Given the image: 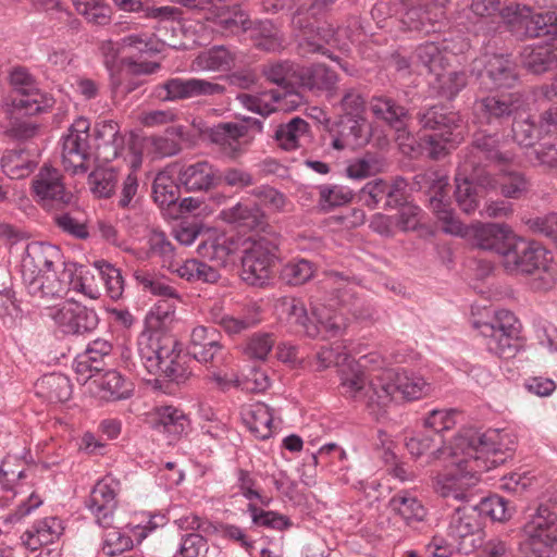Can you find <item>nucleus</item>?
Wrapping results in <instances>:
<instances>
[{
    "label": "nucleus",
    "mask_w": 557,
    "mask_h": 557,
    "mask_svg": "<svg viewBox=\"0 0 557 557\" xmlns=\"http://www.w3.org/2000/svg\"><path fill=\"white\" fill-rule=\"evenodd\" d=\"M519 548L523 557H552L557 549V513L540 505L521 531Z\"/></svg>",
    "instance_id": "nucleus-11"
},
{
    "label": "nucleus",
    "mask_w": 557,
    "mask_h": 557,
    "mask_svg": "<svg viewBox=\"0 0 557 557\" xmlns=\"http://www.w3.org/2000/svg\"><path fill=\"white\" fill-rule=\"evenodd\" d=\"M53 222L60 231L74 238L86 239L89 236L83 213L77 209L54 212Z\"/></svg>",
    "instance_id": "nucleus-46"
},
{
    "label": "nucleus",
    "mask_w": 557,
    "mask_h": 557,
    "mask_svg": "<svg viewBox=\"0 0 557 557\" xmlns=\"http://www.w3.org/2000/svg\"><path fill=\"white\" fill-rule=\"evenodd\" d=\"M137 283L144 290L162 298L178 299V292L168 283L165 277L158 276L147 271H136L134 274Z\"/></svg>",
    "instance_id": "nucleus-53"
},
{
    "label": "nucleus",
    "mask_w": 557,
    "mask_h": 557,
    "mask_svg": "<svg viewBox=\"0 0 557 557\" xmlns=\"http://www.w3.org/2000/svg\"><path fill=\"white\" fill-rule=\"evenodd\" d=\"M103 535L102 550L107 556L114 557L133 547V540L117 528H107Z\"/></svg>",
    "instance_id": "nucleus-63"
},
{
    "label": "nucleus",
    "mask_w": 557,
    "mask_h": 557,
    "mask_svg": "<svg viewBox=\"0 0 557 557\" xmlns=\"http://www.w3.org/2000/svg\"><path fill=\"white\" fill-rule=\"evenodd\" d=\"M211 140L219 146L221 153L235 160L245 153L252 138L244 124L221 123L212 129Z\"/></svg>",
    "instance_id": "nucleus-22"
},
{
    "label": "nucleus",
    "mask_w": 557,
    "mask_h": 557,
    "mask_svg": "<svg viewBox=\"0 0 557 557\" xmlns=\"http://www.w3.org/2000/svg\"><path fill=\"white\" fill-rule=\"evenodd\" d=\"M473 325L486 339L487 350L499 358H513L522 347L521 324L509 310H498L488 321H476Z\"/></svg>",
    "instance_id": "nucleus-8"
},
{
    "label": "nucleus",
    "mask_w": 557,
    "mask_h": 557,
    "mask_svg": "<svg viewBox=\"0 0 557 557\" xmlns=\"http://www.w3.org/2000/svg\"><path fill=\"white\" fill-rule=\"evenodd\" d=\"M369 360L370 356H363L358 361H347L339 370L341 385L345 396L362 401L376 419L386 412L396 394L414 400L429 393L430 385L422 376L405 370L384 369L367 377L364 368Z\"/></svg>",
    "instance_id": "nucleus-2"
},
{
    "label": "nucleus",
    "mask_w": 557,
    "mask_h": 557,
    "mask_svg": "<svg viewBox=\"0 0 557 557\" xmlns=\"http://www.w3.org/2000/svg\"><path fill=\"white\" fill-rule=\"evenodd\" d=\"M314 273V264L306 259L287 263L283 271V278L289 285H301L308 282Z\"/></svg>",
    "instance_id": "nucleus-64"
},
{
    "label": "nucleus",
    "mask_w": 557,
    "mask_h": 557,
    "mask_svg": "<svg viewBox=\"0 0 557 557\" xmlns=\"http://www.w3.org/2000/svg\"><path fill=\"white\" fill-rule=\"evenodd\" d=\"M152 196L160 207H170L180 199V185L168 173L160 172L153 181Z\"/></svg>",
    "instance_id": "nucleus-50"
},
{
    "label": "nucleus",
    "mask_w": 557,
    "mask_h": 557,
    "mask_svg": "<svg viewBox=\"0 0 557 557\" xmlns=\"http://www.w3.org/2000/svg\"><path fill=\"white\" fill-rule=\"evenodd\" d=\"M236 100L249 111L268 116L274 111L294 110L289 108L284 100L280 89H270L257 94L240 92L236 96Z\"/></svg>",
    "instance_id": "nucleus-31"
},
{
    "label": "nucleus",
    "mask_w": 557,
    "mask_h": 557,
    "mask_svg": "<svg viewBox=\"0 0 557 557\" xmlns=\"http://www.w3.org/2000/svg\"><path fill=\"white\" fill-rule=\"evenodd\" d=\"M518 107L512 100L498 97H485L476 100L473 112L480 123L491 124L494 121L508 119Z\"/></svg>",
    "instance_id": "nucleus-37"
},
{
    "label": "nucleus",
    "mask_w": 557,
    "mask_h": 557,
    "mask_svg": "<svg viewBox=\"0 0 557 557\" xmlns=\"http://www.w3.org/2000/svg\"><path fill=\"white\" fill-rule=\"evenodd\" d=\"M89 128L90 122L78 117L62 137V163L72 175L85 174L90 168Z\"/></svg>",
    "instance_id": "nucleus-13"
},
{
    "label": "nucleus",
    "mask_w": 557,
    "mask_h": 557,
    "mask_svg": "<svg viewBox=\"0 0 557 557\" xmlns=\"http://www.w3.org/2000/svg\"><path fill=\"white\" fill-rule=\"evenodd\" d=\"M281 236L277 233L256 234L242 257V278L251 286H263L269 282L277 257Z\"/></svg>",
    "instance_id": "nucleus-10"
},
{
    "label": "nucleus",
    "mask_w": 557,
    "mask_h": 557,
    "mask_svg": "<svg viewBox=\"0 0 557 557\" xmlns=\"http://www.w3.org/2000/svg\"><path fill=\"white\" fill-rule=\"evenodd\" d=\"M504 267L510 273L535 275V288H550L557 281V263L552 252L537 243L522 238H516L510 251H507Z\"/></svg>",
    "instance_id": "nucleus-6"
},
{
    "label": "nucleus",
    "mask_w": 557,
    "mask_h": 557,
    "mask_svg": "<svg viewBox=\"0 0 557 557\" xmlns=\"http://www.w3.org/2000/svg\"><path fill=\"white\" fill-rule=\"evenodd\" d=\"M200 253L208 257L210 260L215 261L218 264H225L228 257L235 252V243L226 237L221 236L211 242L205 243L199 247Z\"/></svg>",
    "instance_id": "nucleus-59"
},
{
    "label": "nucleus",
    "mask_w": 557,
    "mask_h": 557,
    "mask_svg": "<svg viewBox=\"0 0 557 557\" xmlns=\"http://www.w3.org/2000/svg\"><path fill=\"white\" fill-rule=\"evenodd\" d=\"M247 510L256 525L278 531L286 530L292 525L290 520L286 516L275 511H265L251 503L248 504Z\"/></svg>",
    "instance_id": "nucleus-60"
},
{
    "label": "nucleus",
    "mask_w": 557,
    "mask_h": 557,
    "mask_svg": "<svg viewBox=\"0 0 557 557\" xmlns=\"http://www.w3.org/2000/svg\"><path fill=\"white\" fill-rule=\"evenodd\" d=\"M482 517H490L494 521H505L512 516L513 507L499 495H491L482 498L478 504H471Z\"/></svg>",
    "instance_id": "nucleus-51"
},
{
    "label": "nucleus",
    "mask_w": 557,
    "mask_h": 557,
    "mask_svg": "<svg viewBox=\"0 0 557 557\" xmlns=\"http://www.w3.org/2000/svg\"><path fill=\"white\" fill-rule=\"evenodd\" d=\"M499 184L502 194L507 198H520L530 187L528 180L520 172L504 171L496 186Z\"/></svg>",
    "instance_id": "nucleus-61"
},
{
    "label": "nucleus",
    "mask_w": 557,
    "mask_h": 557,
    "mask_svg": "<svg viewBox=\"0 0 557 557\" xmlns=\"http://www.w3.org/2000/svg\"><path fill=\"white\" fill-rule=\"evenodd\" d=\"M221 173L208 161H199L180 170L178 183L187 191L209 190L221 184Z\"/></svg>",
    "instance_id": "nucleus-28"
},
{
    "label": "nucleus",
    "mask_w": 557,
    "mask_h": 557,
    "mask_svg": "<svg viewBox=\"0 0 557 557\" xmlns=\"http://www.w3.org/2000/svg\"><path fill=\"white\" fill-rule=\"evenodd\" d=\"M250 37L255 47L267 52H278L283 49V36L280 29L269 20L259 21L251 28Z\"/></svg>",
    "instance_id": "nucleus-44"
},
{
    "label": "nucleus",
    "mask_w": 557,
    "mask_h": 557,
    "mask_svg": "<svg viewBox=\"0 0 557 557\" xmlns=\"http://www.w3.org/2000/svg\"><path fill=\"white\" fill-rule=\"evenodd\" d=\"M366 121L361 117H341L332 131V148L336 150L355 149L368 143Z\"/></svg>",
    "instance_id": "nucleus-29"
},
{
    "label": "nucleus",
    "mask_w": 557,
    "mask_h": 557,
    "mask_svg": "<svg viewBox=\"0 0 557 557\" xmlns=\"http://www.w3.org/2000/svg\"><path fill=\"white\" fill-rule=\"evenodd\" d=\"M28 478L26 467L16 456L8 455L0 465V484L3 490L13 492L14 497H20L13 510L5 517V523L21 522L35 509L42 505V498L23 481Z\"/></svg>",
    "instance_id": "nucleus-9"
},
{
    "label": "nucleus",
    "mask_w": 557,
    "mask_h": 557,
    "mask_svg": "<svg viewBox=\"0 0 557 557\" xmlns=\"http://www.w3.org/2000/svg\"><path fill=\"white\" fill-rule=\"evenodd\" d=\"M51 318L65 335L86 336L99 324L97 312L77 301L64 302L53 310Z\"/></svg>",
    "instance_id": "nucleus-18"
},
{
    "label": "nucleus",
    "mask_w": 557,
    "mask_h": 557,
    "mask_svg": "<svg viewBox=\"0 0 557 557\" xmlns=\"http://www.w3.org/2000/svg\"><path fill=\"white\" fill-rule=\"evenodd\" d=\"M500 436L497 430L459 435L450 447L449 465L436 479L437 492L443 497L466 503L449 515L446 528L449 545L466 555L482 546L484 535L480 513L470 504L471 488L483 472L505 462L507 448Z\"/></svg>",
    "instance_id": "nucleus-1"
},
{
    "label": "nucleus",
    "mask_w": 557,
    "mask_h": 557,
    "mask_svg": "<svg viewBox=\"0 0 557 557\" xmlns=\"http://www.w3.org/2000/svg\"><path fill=\"white\" fill-rule=\"evenodd\" d=\"M276 309L281 315H285L286 321L294 327L296 333H301L312 338L319 336L320 327L308 315L301 299L283 297L277 301Z\"/></svg>",
    "instance_id": "nucleus-30"
},
{
    "label": "nucleus",
    "mask_w": 557,
    "mask_h": 557,
    "mask_svg": "<svg viewBox=\"0 0 557 557\" xmlns=\"http://www.w3.org/2000/svg\"><path fill=\"white\" fill-rule=\"evenodd\" d=\"M223 85L202 78H169L158 84L151 91V97L159 101H178L202 96H220L225 92Z\"/></svg>",
    "instance_id": "nucleus-14"
},
{
    "label": "nucleus",
    "mask_w": 557,
    "mask_h": 557,
    "mask_svg": "<svg viewBox=\"0 0 557 557\" xmlns=\"http://www.w3.org/2000/svg\"><path fill=\"white\" fill-rule=\"evenodd\" d=\"M221 338L215 327L198 325L191 330L188 354L200 363L218 368L223 364L227 356Z\"/></svg>",
    "instance_id": "nucleus-19"
},
{
    "label": "nucleus",
    "mask_w": 557,
    "mask_h": 557,
    "mask_svg": "<svg viewBox=\"0 0 557 557\" xmlns=\"http://www.w3.org/2000/svg\"><path fill=\"white\" fill-rule=\"evenodd\" d=\"M370 111L377 119L388 124L396 133L400 145L411 137L408 110L387 96H373L369 103Z\"/></svg>",
    "instance_id": "nucleus-21"
},
{
    "label": "nucleus",
    "mask_w": 557,
    "mask_h": 557,
    "mask_svg": "<svg viewBox=\"0 0 557 557\" xmlns=\"http://www.w3.org/2000/svg\"><path fill=\"white\" fill-rule=\"evenodd\" d=\"M484 89L511 88L518 79L516 65L508 55L485 54L476 59L472 66Z\"/></svg>",
    "instance_id": "nucleus-16"
},
{
    "label": "nucleus",
    "mask_w": 557,
    "mask_h": 557,
    "mask_svg": "<svg viewBox=\"0 0 557 557\" xmlns=\"http://www.w3.org/2000/svg\"><path fill=\"white\" fill-rule=\"evenodd\" d=\"M300 65L289 61L280 60L269 62L262 66L263 76L271 83L282 88L281 92L289 108H298L302 103V97L296 90L298 85Z\"/></svg>",
    "instance_id": "nucleus-20"
},
{
    "label": "nucleus",
    "mask_w": 557,
    "mask_h": 557,
    "mask_svg": "<svg viewBox=\"0 0 557 557\" xmlns=\"http://www.w3.org/2000/svg\"><path fill=\"white\" fill-rule=\"evenodd\" d=\"M63 532L62 522L55 517L44 518L26 530L21 536L22 543L30 550L53 543Z\"/></svg>",
    "instance_id": "nucleus-36"
},
{
    "label": "nucleus",
    "mask_w": 557,
    "mask_h": 557,
    "mask_svg": "<svg viewBox=\"0 0 557 557\" xmlns=\"http://www.w3.org/2000/svg\"><path fill=\"white\" fill-rule=\"evenodd\" d=\"M222 219L234 224L238 228L247 231L259 230V235H268V233H275L265 223V215L257 205L238 202L235 206L224 209L221 212Z\"/></svg>",
    "instance_id": "nucleus-27"
},
{
    "label": "nucleus",
    "mask_w": 557,
    "mask_h": 557,
    "mask_svg": "<svg viewBox=\"0 0 557 557\" xmlns=\"http://www.w3.org/2000/svg\"><path fill=\"white\" fill-rule=\"evenodd\" d=\"M391 510L398 515L407 524L422 521L426 510L422 503L411 493L401 491L396 493L388 504Z\"/></svg>",
    "instance_id": "nucleus-43"
},
{
    "label": "nucleus",
    "mask_w": 557,
    "mask_h": 557,
    "mask_svg": "<svg viewBox=\"0 0 557 557\" xmlns=\"http://www.w3.org/2000/svg\"><path fill=\"white\" fill-rule=\"evenodd\" d=\"M97 159L109 163L115 160L124 149L125 139L114 121H100L95 126Z\"/></svg>",
    "instance_id": "nucleus-25"
},
{
    "label": "nucleus",
    "mask_w": 557,
    "mask_h": 557,
    "mask_svg": "<svg viewBox=\"0 0 557 557\" xmlns=\"http://www.w3.org/2000/svg\"><path fill=\"white\" fill-rule=\"evenodd\" d=\"M338 81L337 73L324 64H312L311 66H300L298 85L312 92H330Z\"/></svg>",
    "instance_id": "nucleus-35"
},
{
    "label": "nucleus",
    "mask_w": 557,
    "mask_h": 557,
    "mask_svg": "<svg viewBox=\"0 0 557 557\" xmlns=\"http://www.w3.org/2000/svg\"><path fill=\"white\" fill-rule=\"evenodd\" d=\"M97 395L107 401L127 399L133 395L134 385L115 370H109L99 379H95Z\"/></svg>",
    "instance_id": "nucleus-34"
},
{
    "label": "nucleus",
    "mask_w": 557,
    "mask_h": 557,
    "mask_svg": "<svg viewBox=\"0 0 557 557\" xmlns=\"http://www.w3.org/2000/svg\"><path fill=\"white\" fill-rule=\"evenodd\" d=\"M95 267L104 282L108 296L113 300L120 299L124 292V280L121 271L104 260L96 261Z\"/></svg>",
    "instance_id": "nucleus-56"
},
{
    "label": "nucleus",
    "mask_w": 557,
    "mask_h": 557,
    "mask_svg": "<svg viewBox=\"0 0 557 557\" xmlns=\"http://www.w3.org/2000/svg\"><path fill=\"white\" fill-rule=\"evenodd\" d=\"M442 187L430 198V207L438 220L443 222V231L458 235L462 232V224L455 218L450 205L445 201Z\"/></svg>",
    "instance_id": "nucleus-49"
},
{
    "label": "nucleus",
    "mask_w": 557,
    "mask_h": 557,
    "mask_svg": "<svg viewBox=\"0 0 557 557\" xmlns=\"http://www.w3.org/2000/svg\"><path fill=\"white\" fill-rule=\"evenodd\" d=\"M516 237L510 230L503 224L486 223L474 230V244L480 249L495 251L503 256L506 261V253L510 251Z\"/></svg>",
    "instance_id": "nucleus-26"
},
{
    "label": "nucleus",
    "mask_w": 557,
    "mask_h": 557,
    "mask_svg": "<svg viewBox=\"0 0 557 557\" xmlns=\"http://www.w3.org/2000/svg\"><path fill=\"white\" fill-rule=\"evenodd\" d=\"M35 386L37 395L50 403H64L72 395L70 379L61 373L47 374L38 380Z\"/></svg>",
    "instance_id": "nucleus-42"
},
{
    "label": "nucleus",
    "mask_w": 557,
    "mask_h": 557,
    "mask_svg": "<svg viewBox=\"0 0 557 557\" xmlns=\"http://www.w3.org/2000/svg\"><path fill=\"white\" fill-rule=\"evenodd\" d=\"M77 13L88 22L97 25H106L110 21L111 10L108 5L98 0H73Z\"/></svg>",
    "instance_id": "nucleus-58"
},
{
    "label": "nucleus",
    "mask_w": 557,
    "mask_h": 557,
    "mask_svg": "<svg viewBox=\"0 0 557 557\" xmlns=\"http://www.w3.org/2000/svg\"><path fill=\"white\" fill-rule=\"evenodd\" d=\"M443 443V437L441 435L425 433L418 434L407 440L406 447L414 457L429 455L432 458H440L446 450L442 447Z\"/></svg>",
    "instance_id": "nucleus-48"
},
{
    "label": "nucleus",
    "mask_w": 557,
    "mask_h": 557,
    "mask_svg": "<svg viewBox=\"0 0 557 557\" xmlns=\"http://www.w3.org/2000/svg\"><path fill=\"white\" fill-rule=\"evenodd\" d=\"M435 76L438 82V95L448 100L454 99L467 86V75L465 72H448L444 74L440 71Z\"/></svg>",
    "instance_id": "nucleus-62"
},
{
    "label": "nucleus",
    "mask_w": 557,
    "mask_h": 557,
    "mask_svg": "<svg viewBox=\"0 0 557 557\" xmlns=\"http://www.w3.org/2000/svg\"><path fill=\"white\" fill-rule=\"evenodd\" d=\"M153 428L177 441L190 430L188 416L174 406H161L154 409Z\"/></svg>",
    "instance_id": "nucleus-33"
},
{
    "label": "nucleus",
    "mask_w": 557,
    "mask_h": 557,
    "mask_svg": "<svg viewBox=\"0 0 557 557\" xmlns=\"http://www.w3.org/2000/svg\"><path fill=\"white\" fill-rule=\"evenodd\" d=\"M243 419L248 429L259 438L267 440L273 432L272 409L263 403H255L243 411Z\"/></svg>",
    "instance_id": "nucleus-41"
},
{
    "label": "nucleus",
    "mask_w": 557,
    "mask_h": 557,
    "mask_svg": "<svg viewBox=\"0 0 557 557\" xmlns=\"http://www.w3.org/2000/svg\"><path fill=\"white\" fill-rule=\"evenodd\" d=\"M333 299L337 301L339 306L346 308L355 319L359 321H372L376 314L374 306L358 296L357 286L349 283L343 277H337L334 281L332 288Z\"/></svg>",
    "instance_id": "nucleus-24"
},
{
    "label": "nucleus",
    "mask_w": 557,
    "mask_h": 557,
    "mask_svg": "<svg viewBox=\"0 0 557 557\" xmlns=\"http://www.w3.org/2000/svg\"><path fill=\"white\" fill-rule=\"evenodd\" d=\"M37 203L46 211L58 212L75 203L73 193L65 187L62 173L50 165H44L32 182Z\"/></svg>",
    "instance_id": "nucleus-12"
},
{
    "label": "nucleus",
    "mask_w": 557,
    "mask_h": 557,
    "mask_svg": "<svg viewBox=\"0 0 557 557\" xmlns=\"http://www.w3.org/2000/svg\"><path fill=\"white\" fill-rule=\"evenodd\" d=\"M310 137V124L299 116L276 125L272 135L275 145L285 151L300 148L302 143L309 140Z\"/></svg>",
    "instance_id": "nucleus-32"
},
{
    "label": "nucleus",
    "mask_w": 557,
    "mask_h": 557,
    "mask_svg": "<svg viewBox=\"0 0 557 557\" xmlns=\"http://www.w3.org/2000/svg\"><path fill=\"white\" fill-rule=\"evenodd\" d=\"M11 84L14 87L12 107L25 115L44 112L54 104V99L37 88L33 76L24 69L11 73Z\"/></svg>",
    "instance_id": "nucleus-15"
},
{
    "label": "nucleus",
    "mask_w": 557,
    "mask_h": 557,
    "mask_svg": "<svg viewBox=\"0 0 557 557\" xmlns=\"http://www.w3.org/2000/svg\"><path fill=\"white\" fill-rule=\"evenodd\" d=\"M237 53L226 46H213L196 58V64L202 71L227 72L236 63Z\"/></svg>",
    "instance_id": "nucleus-40"
},
{
    "label": "nucleus",
    "mask_w": 557,
    "mask_h": 557,
    "mask_svg": "<svg viewBox=\"0 0 557 557\" xmlns=\"http://www.w3.org/2000/svg\"><path fill=\"white\" fill-rule=\"evenodd\" d=\"M58 246L42 242L26 245L21 260L22 283L34 301H50L64 297L71 273Z\"/></svg>",
    "instance_id": "nucleus-4"
},
{
    "label": "nucleus",
    "mask_w": 557,
    "mask_h": 557,
    "mask_svg": "<svg viewBox=\"0 0 557 557\" xmlns=\"http://www.w3.org/2000/svg\"><path fill=\"white\" fill-rule=\"evenodd\" d=\"M319 198L318 208L322 212H330L337 207L349 203L354 198L352 190L344 185L322 184L317 187Z\"/></svg>",
    "instance_id": "nucleus-45"
},
{
    "label": "nucleus",
    "mask_w": 557,
    "mask_h": 557,
    "mask_svg": "<svg viewBox=\"0 0 557 557\" xmlns=\"http://www.w3.org/2000/svg\"><path fill=\"white\" fill-rule=\"evenodd\" d=\"M0 165L2 172L11 180H22L33 173L37 162L33 159L29 151L15 148L4 151L0 160Z\"/></svg>",
    "instance_id": "nucleus-39"
},
{
    "label": "nucleus",
    "mask_w": 557,
    "mask_h": 557,
    "mask_svg": "<svg viewBox=\"0 0 557 557\" xmlns=\"http://www.w3.org/2000/svg\"><path fill=\"white\" fill-rule=\"evenodd\" d=\"M313 323L320 327V334L324 339L341 335L346 329V320L342 313L325 307L313 311Z\"/></svg>",
    "instance_id": "nucleus-47"
},
{
    "label": "nucleus",
    "mask_w": 557,
    "mask_h": 557,
    "mask_svg": "<svg viewBox=\"0 0 557 557\" xmlns=\"http://www.w3.org/2000/svg\"><path fill=\"white\" fill-rule=\"evenodd\" d=\"M140 361L151 374L160 373L169 382L177 385L186 383L193 376L194 359L182 351L177 341L171 336L150 337L139 343Z\"/></svg>",
    "instance_id": "nucleus-5"
},
{
    "label": "nucleus",
    "mask_w": 557,
    "mask_h": 557,
    "mask_svg": "<svg viewBox=\"0 0 557 557\" xmlns=\"http://www.w3.org/2000/svg\"><path fill=\"white\" fill-rule=\"evenodd\" d=\"M510 160V153L500 151L497 134L479 132L474 135L455 175V199L461 211L473 213L486 190L496 188V178L487 168Z\"/></svg>",
    "instance_id": "nucleus-3"
},
{
    "label": "nucleus",
    "mask_w": 557,
    "mask_h": 557,
    "mask_svg": "<svg viewBox=\"0 0 557 557\" xmlns=\"http://www.w3.org/2000/svg\"><path fill=\"white\" fill-rule=\"evenodd\" d=\"M537 14H533L527 4L509 3L503 5L498 22L499 26L504 24L506 28L518 39L536 38L535 22Z\"/></svg>",
    "instance_id": "nucleus-23"
},
{
    "label": "nucleus",
    "mask_w": 557,
    "mask_h": 557,
    "mask_svg": "<svg viewBox=\"0 0 557 557\" xmlns=\"http://www.w3.org/2000/svg\"><path fill=\"white\" fill-rule=\"evenodd\" d=\"M117 173L113 169H98L88 176L91 193L98 198L111 197L116 188Z\"/></svg>",
    "instance_id": "nucleus-55"
},
{
    "label": "nucleus",
    "mask_w": 557,
    "mask_h": 557,
    "mask_svg": "<svg viewBox=\"0 0 557 557\" xmlns=\"http://www.w3.org/2000/svg\"><path fill=\"white\" fill-rule=\"evenodd\" d=\"M418 120L423 128L435 132L425 137L432 159H440L463 139L465 121L459 112L448 111L446 107L438 104L420 111Z\"/></svg>",
    "instance_id": "nucleus-7"
},
{
    "label": "nucleus",
    "mask_w": 557,
    "mask_h": 557,
    "mask_svg": "<svg viewBox=\"0 0 557 557\" xmlns=\"http://www.w3.org/2000/svg\"><path fill=\"white\" fill-rule=\"evenodd\" d=\"M120 492L121 482L111 474L98 480L92 487L85 504L100 527L109 528L113 524Z\"/></svg>",
    "instance_id": "nucleus-17"
},
{
    "label": "nucleus",
    "mask_w": 557,
    "mask_h": 557,
    "mask_svg": "<svg viewBox=\"0 0 557 557\" xmlns=\"http://www.w3.org/2000/svg\"><path fill=\"white\" fill-rule=\"evenodd\" d=\"M503 8L500 0H472L470 10L480 18L486 33H494L499 29V13Z\"/></svg>",
    "instance_id": "nucleus-52"
},
{
    "label": "nucleus",
    "mask_w": 557,
    "mask_h": 557,
    "mask_svg": "<svg viewBox=\"0 0 557 557\" xmlns=\"http://www.w3.org/2000/svg\"><path fill=\"white\" fill-rule=\"evenodd\" d=\"M64 271H69L71 273L70 282L66 284L64 288V297L66 296L69 290H75L82 293L86 297L90 299H98L100 297V290L96 284L92 283L94 276L89 274V272H79L76 274V269L74 263H69V265H64Z\"/></svg>",
    "instance_id": "nucleus-57"
},
{
    "label": "nucleus",
    "mask_w": 557,
    "mask_h": 557,
    "mask_svg": "<svg viewBox=\"0 0 557 557\" xmlns=\"http://www.w3.org/2000/svg\"><path fill=\"white\" fill-rule=\"evenodd\" d=\"M524 69L533 74H542L557 66V51L552 45L525 47L521 52Z\"/></svg>",
    "instance_id": "nucleus-38"
},
{
    "label": "nucleus",
    "mask_w": 557,
    "mask_h": 557,
    "mask_svg": "<svg viewBox=\"0 0 557 557\" xmlns=\"http://www.w3.org/2000/svg\"><path fill=\"white\" fill-rule=\"evenodd\" d=\"M414 58L418 63L423 65L428 72L433 73L434 75L444 70L447 61L443 50L434 41L421 44L416 49Z\"/></svg>",
    "instance_id": "nucleus-54"
}]
</instances>
